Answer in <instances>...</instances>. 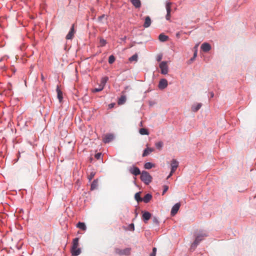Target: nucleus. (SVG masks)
Instances as JSON below:
<instances>
[{
  "label": "nucleus",
  "mask_w": 256,
  "mask_h": 256,
  "mask_svg": "<svg viewBox=\"0 0 256 256\" xmlns=\"http://www.w3.org/2000/svg\"><path fill=\"white\" fill-rule=\"evenodd\" d=\"M151 23L152 21L150 17L149 16H146L145 18V20L143 26L144 28H148L150 26Z\"/></svg>",
  "instance_id": "nucleus-14"
},
{
  "label": "nucleus",
  "mask_w": 256,
  "mask_h": 256,
  "mask_svg": "<svg viewBox=\"0 0 256 256\" xmlns=\"http://www.w3.org/2000/svg\"><path fill=\"white\" fill-rule=\"evenodd\" d=\"M72 255L73 256H78L81 253V250L80 248H71Z\"/></svg>",
  "instance_id": "nucleus-16"
},
{
  "label": "nucleus",
  "mask_w": 256,
  "mask_h": 256,
  "mask_svg": "<svg viewBox=\"0 0 256 256\" xmlns=\"http://www.w3.org/2000/svg\"><path fill=\"white\" fill-rule=\"evenodd\" d=\"M156 252H152L150 254V256H156Z\"/></svg>",
  "instance_id": "nucleus-44"
},
{
  "label": "nucleus",
  "mask_w": 256,
  "mask_h": 256,
  "mask_svg": "<svg viewBox=\"0 0 256 256\" xmlns=\"http://www.w3.org/2000/svg\"><path fill=\"white\" fill-rule=\"evenodd\" d=\"M114 138V136L112 134H106L104 135L103 138V142L105 144H108L112 141Z\"/></svg>",
  "instance_id": "nucleus-6"
},
{
  "label": "nucleus",
  "mask_w": 256,
  "mask_h": 256,
  "mask_svg": "<svg viewBox=\"0 0 256 256\" xmlns=\"http://www.w3.org/2000/svg\"><path fill=\"white\" fill-rule=\"evenodd\" d=\"M41 78H42V80H44V76H43L42 74V76H41Z\"/></svg>",
  "instance_id": "nucleus-53"
},
{
  "label": "nucleus",
  "mask_w": 256,
  "mask_h": 256,
  "mask_svg": "<svg viewBox=\"0 0 256 256\" xmlns=\"http://www.w3.org/2000/svg\"><path fill=\"white\" fill-rule=\"evenodd\" d=\"M130 248H126L124 250H121L118 248H116L115 249V252L116 254L120 255V256H127L130 254Z\"/></svg>",
  "instance_id": "nucleus-5"
},
{
  "label": "nucleus",
  "mask_w": 256,
  "mask_h": 256,
  "mask_svg": "<svg viewBox=\"0 0 256 256\" xmlns=\"http://www.w3.org/2000/svg\"><path fill=\"white\" fill-rule=\"evenodd\" d=\"M154 166V164L150 162H146L144 164L146 169L150 170Z\"/></svg>",
  "instance_id": "nucleus-27"
},
{
  "label": "nucleus",
  "mask_w": 256,
  "mask_h": 256,
  "mask_svg": "<svg viewBox=\"0 0 256 256\" xmlns=\"http://www.w3.org/2000/svg\"><path fill=\"white\" fill-rule=\"evenodd\" d=\"M197 56V50H196L194 54V56H193V57L194 58H196Z\"/></svg>",
  "instance_id": "nucleus-43"
},
{
  "label": "nucleus",
  "mask_w": 256,
  "mask_h": 256,
  "mask_svg": "<svg viewBox=\"0 0 256 256\" xmlns=\"http://www.w3.org/2000/svg\"><path fill=\"white\" fill-rule=\"evenodd\" d=\"M160 68L161 70V74H166L168 72V68L167 64L166 61L162 62L159 65Z\"/></svg>",
  "instance_id": "nucleus-4"
},
{
  "label": "nucleus",
  "mask_w": 256,
  "mask_h": 256,
  "mask_svg": "<svg viewBox=\"0 0 256 256\" xmlns=\"http://www.w3.org/2000/svg\"><path fill=\"white\" fill-rule=\"evenodd\" d=\"M202 104L201 103H198L196 104H194L192 106V110L194 112H196L198 111L201 108Z\"/></svg>",
  "instance_id": "nucleus-19"
},
{
  "label": "nucleus",
  "mask_w": 256,
  "mask_h": 256,
  "mask_svg": "<svg viewBox=\"0 0 256 256\" xmlns=\"http://www.w3.org/2000/svg\"><path fill=\"white\" fill-rule=\"evenodd\" d=\"M151 216L152 214L150 212L147 211L142 212V218L144 223H147Z\"/></svg>",
  "instance_id": "nucleus-9"
},
{
  "label": "nucleus",
  "mask_w": 256,
  "mask_h": 256,
  "mask_svg": "<svg viewBox=\"0 0 256 256\" xmlns=\"http://www.w3.org/2000/svg\"><path fill=\"white\" fill-rule=\"evenodd\" d=\"M172 173H174L178 166V162L176 159H172L170 164Z\"/></svg>",
  "instance_id": "nucleus-11"
},
{
  "label": "nucleus",
  "mask_w": 256,
  "mask_h": 256,
  "mask_svg": "<svg viewBox=\"0 0 256 256\" xmlns=\"http://www.w3.org/2000/svg\"><path fill=\"white\" fill-rule=\"evenodd\" d=\"M171 5H172V2H166V18L168 20H170V12L172 11Z\"/></svg>",
  "instance_id": "nucleus-7"
},
{
  "label": "nucleus",
  "mask_w": 256,
  "mask_h": 256,
  "mask_svg": "<svg viewBox=\"0 0 256 256\" xmlns=\"http://www.w3.org/2000/svg\"><path fill=\"white\" fill-rule=\"evenodd\" d=\"M168 39V36L163 33L160 34L158 36V40L161 42H165Z\"/></svg>",
  "instance_id": "nucleus-18"
},
{
  "label": "nucleus",
  "mask_w": 256,
  "mask_h": 256,
  "mask_svg": "<svg viewBox=\"0 0 256 256\" xmlns=\"http://www.w3.org/2000/svg\"><path fill=\"white\" fill-rule=\"evenodd\" d=\"M116 58L114 56V55H110L108 58V62L110 64H112L114 62Z\"/></svg>",
  "instance_id": "nucleus-31"
},
{
  "label": "nucleus",
  "mask_w": 256,
  "mask_h": 256,
  "mask_svg": "<svg viewBox=\"0 0 256 256\" xmlns=\"http://www.w3.org/2000/svg\"><path fill=\"white\" fill-rule=\"evenodd\" d=\"M152 222L154 224H155L156 226H158L159 224V222L158 219L156 216H153L152 218Z\"/></svg>",
  "instance_id": "nucleus-36"
},
{
  "label": "nucleus",
  "mask_w": 256,
  "mask_h": 256,
  "mask_svg": "<svg viewBox=\"0 0 256 256\" xmlns=\"http://www.w3.org/2000/svg\"><path fill=\"white\" fill-rule=\"evenodd\" d=\"M195 58L193 56L190 60V62H193Z\"/></svg>",
  "instance_id": "nucleus-47"
},
{
  "label": "nucleus",
  "mask_w": 256,
  "mask_h": 256,
  "mask_svg": "<svg viewBox=\"0 0 256 256\" xmlns=\"http://www.w3.org/2000/svg\"><path fill=\"white\" fill-rule=\"evenodd\" d=\"M152 198V195L150 194H146L142 198V202L143 201L145 203H148Z\"/></svg>",
  "instance_id": "nucleus-17"
},
{
  "label": "nucleus",
  "mask_w": 256,
  "mask_h": 256,
  "mask_svg": "<svg viewBox=\"0 0 256 256\" xmlns=\"http://www.w3.org/2000/svg\"><path fill=\"white\" fill-rule=\"evenodd\" d=\"M162 54H158V56H157V58H156V60L158 62H160L162 59Z\"/></svg>",
  "instance_id": "nucleus-40"
},
{
  "label": "nucleus",
  "mask_w": 256,
  "mask_h": 256,
  "mask_svg": "<svg viewBox=\"0 0 256 256\" xmlns=\"http://www.w3.org/2000/svg\"><path fill=\"white\" fill-rule=\"evenodd\" d=\"M210 98H213L214 96V93L212 92L210 93Z\"/></svg>",
  "instance_id": "nucleus-45"
},
{
  "label": "nucleus",
  "mask_w": 256,
  "mask_h": 256,
  "mask_svg": "<svg viewBox=\"0 0 256 256\" xmlns=\"http://www.w3.org/2000/svg\"><path fill=\"white\" fill-rule=\"evenodd\" d=\"M141 192L136 193L134 195V198L138 202H142V198L140 196Z\"/></svg>",
  "instance_id": "nucleus-26"
},
{
  "label": "nucleus",
  "mask_w": 256,
  "mask_h": 256,
  "mask_svg": "<svg viewBox=\"0 0 256 256\" xmlns=\"http://www.w3.org/2000/svg\"><path fill=\"white\" fill-rule=\"evenodd\" d=\"M78 241H79L78 238H76L74 239H73L72 245V248L74 249V248H78Z\"/></svg>",
  "instance_id": "nucleus-24"
},
{
  "label": "nucleus",
  "mask_w": 256,
  "mask_h": 256,
  "mask_svg": "<svg viewBox=\"0 0 256 256\" xmlns=\"http://www.w3.org/2000/svg\"><path fill=\"white\" fill-rule=\"evenodd\" d=\"M200 48L203 52H206L211 50L212 46L210 44L206 42L201 45Z\"/></svg>",
  "instance_id": "nucleus-13"
},
{
  "label": "nucleus",
  "mask_w": 256,
  "mask_h": 256,
  "mask_svg": "<svg viewBox=\"0 0 256 256\" xmlns=\"http://www.w3.org/2000/svg\"><path fill=\"white\" fill-rule=\"evenodd\" d=\"M156 147L158 150H160L163 146V142L161 141L157 142L155 144Z\"/></svg>",
  "instance_id": "nucleus-33"
},
{
  "label": "nucleus",
  "mask_w": 256,
  "mask_h": 256,
  "mask_svg": "<svg viewBox=\"0 0 256 256\" xmlns=\"http://www.w3.org/2000/svg\"><path fill=\"white\" fill-rule=\"evenodd\" d=\"M104 89V86H100L98 88H95L92 90V92H97L102 91Z\"/></svg>",
  "instance_id": "nucleus-35"
},
{
  "label": "nucleus",
  "mask_w": 256,
  "mask_h": 256,
  "mask_svg": "<svg viewBox=\"0 0 256 256\" xmlns=\"http://www.w3.org/2000/svg\"><path fill=\"white\" fill-rule=\"evenodd\" d=\"M172 174H173V173H172V170H171L170 172V174H169V175L167 177V178H170L172 176Z\"/></svg>",
  "instance_id": "nucleus-46"
},
{
  "label": "nucleus",
  "mask_w": 256,
  "mask_h": 256,
  "mask_svg": "<svg viewBox=\"0 0 256 256\" xmlns=\"http://www.w3.org/2000/svg\"><path fill=\"white\" fill-rule=\"evenodd\" d=\"M168 86V81L165 78H162L160 80L158 87L160 90H164Z\"/></svg>",
  "instance_id": "nucleus-10"
},
{
  "label": "nucleus",
  "mask_w": 256,
  "mask_h": 256,
  "mask_svg": "<svg viewBox=\"0 0 256 256\" xmlns=\"http://www.w3.org/2000/svg\"><path fill=\"white\" fill-rule=\"evenodd\" d=\"M2 60V58H0V62H1Z\"/></svg>",
  "instance_id": "nucleus-57"
},
{
  "label": "nucleus",
  "mask_w": 256,
  "mask_h": 256,
  "mask_svg": "<svg viewBox=\"0 0 256 256\" xmlns=\"http://www.w3.org/2000/svg\"><path fill=\"white\" fill-rule=\"evenodd\" d=\"M180 206V202L176 203L172 208L170 214L172 216H174L178 212Z\"/></svg>",
  "instance_id": "nucleus-8"
},
{
  "label": "nucleus",
  "mask_w": 256,
  "mask_h": 256,
  "mask_svg": "<svg viewBox=\"0 0 256 256\" xmlns=\"http://www.w3.org/2000/svg\"><path fill=\"white\" fill-rule=\"evenodd\" d=\"M176 37H178V38H179V37H180V32H178V33H176Z\"/></svg>",
  "instance_id": "nucleus-51"
},
{
  "label": "nucleus",
  "mask_w": 256,
  "mask_h": 256,
  "mask_svg": "<svg viewBox=\"0 0 256 256\" xmlns=\"http://www.w3.org/2000/svg\"><path fill=\"white\" fill-rule=\"evenodd\" d=\"M164 188V190H163V192H162V195H164V194L167 192V190H168V186H166V185H164V186H163Z\"/></svg>",
  "instance_id": "nucleus-37"
},
{
  "label": "nucleus",
  "mask_w": 256,
  "mask_h": 256,
  "mask_svg": "<svg viewBox=\"0 0 256 256\" xmlns=\"http://www.w3.org/2000/svg\"><path fill=\"white\" fill-rule=\"evenodd\" d=\"M100 46L102 47H103L106 44V41L104 38H100Z\"/></svg>",
  "instance_id": "nucleus-34"
},
{
  "label": "nucleus",
  "mask_w": 256,
  "mask_h": 256,
  "mask_svg": "<svg viewBox=\"0 0 256 256\" xmlns=\"http://www.w3.org/2000/svg\"><path fill=\"white\" fill-rule=\"evenodd\" d=\"M56 92H57V96L60 102L62 99V91L60 90V89L58 88V86H57L56 90Z\"/></svg>",
  "instance_id": "nucleus-25"
},
{
  "label": "nucleus",
  "mask_w": 256,
  "mask_h": 256,
  "mask_svg": "<svg viewBox=\"0 0 256 256\" xmlns=\"http://www.w3.org/2000/svg\"><path fill=\"white\" fill-rule=\"evenodd\" d=\"M139 132L142 135H148L149 134L148 130L145 128H140Z\"/></svg>",
  "instance_id": "nucleus-28"
},
{
  "label": "nucleus",
  "mask_w": 256,
  "mask_h": 256,
  "mask_svg": "<svg viewBox=\"0 0 256 256\" xmlns=\"http://www.w3.org/2000/svg\"><path fill=\"white\" fill-rule=\"evenodd\" d=\"M101 156H102V154L100 152H98V153H96L94 155V157L97 159V160H99L100 157H101Z\"/></svg>",
  "instance_id": "nucleus-39"
},
{
  "label": "nucleus",
  "mask_w": 256,
  "mask_h": 256,
  "mask_svg": "<svg viewBox=\"0 0 256 256\" xmlns=\"http://www.w3.org/2000/svg\"><path fill=\"white\" fill-rule=\"evenodd\" d=\"M108 80V78L107 76H104V77L102 78L101 80V84H100V86H102L104 87V85L106 84L107 82V81Z\"/></svg>",
  "instance_id": "nucleus-30"
},
{
  "label": "nucleus",
  "mask_w": 256,
  "mask_h": 256,
  "mask_svg": "<svg viewBox=\"0 0 256 256\" xmlns=\"http://www.w3.org/2000/svg\"><path fill=\"white\" fill-rule=\"evenodd\" d=\"M130 2L136 8H139L141 6L140 0H130Z\"/></svg>",
  "instance_id": "nucleus-22"
},
{
  "label": "nucleus",
  "mask_w": 256,
  "mask_h": 256,
  "mask_svg": "<svg viewBox=\"0 0 256 256\" xmlns=\"http://www.w3.org/2000/svg\"><path fill=\"white\" fill-rule=\"evenodd\" d=\"M128 172L134 176H137L140 174L142 172L140 168L134 165H132L128 168Z\"/></svg>",
  "instance_id": "nucleus-3"
},
{
  "label": "nucleus",
  "mask_w": 256,
  "mask_h": 256,
  "mask_svg": "<svg viewBox=\"0 0 256 256\" xmlns=\"http://www.w3.org/2000/svg\"><path fill=\"white\" fill-rule=\"evenodd\" d=\"M154 148H145L144 150L142 156L143 157L146 156H148L150 154V152H154Z\"/></svg>",
  "instance_id": "nucleus-15"
},
{
  "label": "nucleus",
  "mask_w": 256,
  "mask_h": 256,
  "mask_svg": "<svg viewBox=\"0 0 256 256\" xmlns=\"http://www.w3.org/2000/svg\"><path fill=\"white\" fill-rule=\"evenodd\" d=\"M76 227L82 230H86V225L84 222H79L76 224Z\"/></svg>",
  "instance_id": "nucleus-20"
},
{
  "label": "nucleus",
  "mask_w": 256,
  "mask_h": 256,
  "mask_svg": "<svg viewBox=\"0 0 256 256\" xmlns=\"http://www.w3.org/2000/svg\"><path fill=\"white\" fill-rule=\"evenodd\" d=\"M8 90H11V88H8Z\"/></svg>",
  "instance_id": "nucleus-56"
},
{
  "label": "nucleus",
  "mask_w": 256,
  "mask_h": 256,
  "mask_svg": "<svg viewBox=\"0 0 256 256\" xmlns=\"http://www.w3.org/2000/svg\"><path fill=\"white\" fill-rule=\"evenodd\" d=\"M94 175H95V172H92L90 173V174L88 176V178L90 181L94 177Z\"/></svg>",
  "instance_id": "nucleus-38"
},
{
  "label": "nucleus",
  "mask_w": 256,
  "mask_h": 256,
  "mask_svg": "<svg viewBox=\"0 0 256 256\" xmlns=\"http://www.w3.org/2000/svg\"><path fill=\"white\" fill-rule=\"evenodd\" d=\"M126 96L122 95L120 96V97L119 98L118 103L119 105L123 104L125 103L126 102Z\"/></svg>",
  "instance_id": "nucleus-23"
},
{
  "label": "nucleus",
  "mask_w": 256,
  "mask_h": 256,
  "mask_svg": "<svg viewBox=\"0 0 256 256\" xmlns=\"http://www.w3.org/2000/svg\"><path fill=\"white\" fill-rule=\"evenodd\" d=\"M126 229L128 230L134 231V224L133 223L130 224Z\"/></svg>",
  "instance_id": "nucleus-32"
},
{
  "label": "nucleus",
  "mask_w": 256,
  "mask_h": 256,
  "mask_svg": "<svg viewBox=\"0 0 256 256\" xmlns=\"http://www.w3.org/2000/svg\"><path fill=\"white\" fill-rule=\"evenodd\" d=\"M149 104L150 106H152L154 104V102H150Z\"/></svg>",
  "instance_id": "nucleus-49"
},
{
  "label": "nucleus",
  "mask_w": 256,
  "mask_h": 256,
  "mask_svg": "<svg viewBox=\"0 0 256 256\" xmlns=\"http://www.w3.org/2000/svg\"><path fill=\"white\" fill-rule=\"evenodd\" d=\"M152 252H156V248H155V247H154V248H152Z\"/></svg>",
  "instance_id": "nucleus-48"
},
{
  "label": "nucleus",
  "mask_w": 256,
  "mask_h": 256,
  "mask_svg": "<svg viewBox=\"0 0 256 256\" xmlns=\"http://www.w3.org/2000/svg\"><path fill=\"white\" fill-rule=\"evenodd\" d=\"M8 84L10 86V87L12 86V85H11L10 83H9Z\"/></svg>",
  "instance_id": "nucleus-55"
},
{
  "label": "nucleus",
  "mask_w": 256,
  "mask_h": 256,
  "mask_svg": "<svg viewBox=\"0 0 256 256\" xmlns=\"http://www.w3.org/2000/svg\"><path fill=\"white\" fill-rule=\"evenodd\" d=\"M98 186V179H95L93 180L90 186V190H94L96 189Z\"/></svg>",
  "instance_id": "nucleus-21"
},
{
  "label": "nucleus",
  "mask_w": 256,
  "mask_h": 256,
  "mask_svg": "<svg viewBox=\"0 0 256 256\" xmlns=\"http://www.w3.org/2000/svg\"><path fill=\"white\" fill-rule=\"evenodd\" d=\"M208 236V235L206 233L203 232H200L196 236L194 241L192 244L190 250L191 252L194 251L204 238Z\"/></svg>",
  "instance_id": "nucleus-1"
},
{
  "label": "nucleus",
  "mask_w": 256,
  "mask_h": 256,
  "mask_svg": "<svg viewBox=\"0 0 256 256\" xmlns=\"http://www.w3.org/2000/svg\"><path fill=\"white\" fill-rule=\"evenodd\" d=\"M138 60V56L137 54H134V55H132V56H130L128 58L129 61L130 62H134V61L137 62Z\"/></svg>",
  "instance_id": "nucleus-29"
},
{
  "label": "nucleus",
  "mask_w": 256,
  "mask_h": 256,
  "mask_svg": "<svg viewBox=\"0 0 256 256\" xmlns=\"http://www.w3.org/2000/svg\"><path fill=\"white\" fill-rule=\"evenodd\" d=\"M18 158L17 159L14 160L15 162H17L18 161V158H19V156L20 155V153H18Z\"/></svg>",
  "instance_id": "nucleus-50"
},
{
  "label": "nucleus",
  "mask_w": 256,
  "mask_h": 256,
  "mask_svg": "<svg viewBox=\"0 0 256 256\" xmlns=\"http://www.w3.org/2000/svg\"><path fill=\"white\" fill-rule=\"evenodd\" d=\"M115 104L114 103H111L108 105L109 108H111L114 107Z\"/></svg>",
  "instance_id": "nucleus-42"
},
{
  "label": "nucleus",
  "mask_w": 256,
  "mask_h": 256,
  "mask_svg": "<svg viewBox=\"0 0 256 256\" xmlns=\"http://www.w3.org/2000/svg\"><path fill=\"white\" fill-rule=\"evenodd\" d=\"M104 17V14H102L100 16H98V21H101L102 20V19Z\"/></svg>",
  "instance_id": "nucleus-41"
},
{
  "label": "nucleus",
  "mask_w": 256,
  "mask_h": 256,
  "mask_svg": "<svg viewBox=\"0 0 256 256\" xmlns=\"http://www.w3.org/2000/svg\"><path fill=\"white\" fill-rule=\"evenodd\" d=\"M74 33H75V30H74V24H72L70 30V31L68 32L67 35L66 36V40H72L73 38Z\"/></svg>",
  "instance_id": "nucleus-12"
},
{
  "label": "nucleus",
  "mask_w": 256,
  "mask_h": 256,
  "mask_svg": "<svg viewBox=\"0 0 256 256\" xmlns=\"http://www.w3.org/2000/svg\"><path fill=\"white\" fill-rule=\"evenodd\" d=\"M134 184H135L136 186H137L136 181H134Z\"/></svg>",
  "instance_id": "nucleus-54"
},
{
  "label": "nucleus",
  "mask_w": 256,
  "mask_h": 256,
  "mask_svg": "<svg viewBox=\"0 0 256 256\" xmlns=\"http://www.w3.org/2000/svg\"><path fill=\"white\" fill-rule=\"evenodd\" d=\"M1 68L2 70H6V68H5V66H1Z\"/></svg>",
  "instance_id": "nucleus-52"
},
{
  "label": "nucleus",
  "mask_w": 256,
  "mask_h": 256,
  "mask_svg": "<svg viewBox=\"0 0 256 256\" xmlns=\"http://www.w3.org/2000/svg\"><path fill=\"white\" fill-rule=\"evenodd\" d=\"M140 180L146 184H149L152 181V178L150 174L146 170H142L140 174Z\"/></svg>",
  "instance_id": "nucleus-2"
}]
</instances>
